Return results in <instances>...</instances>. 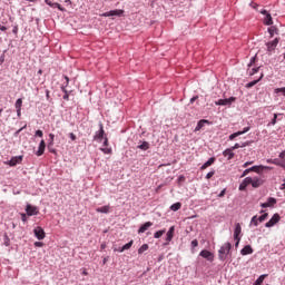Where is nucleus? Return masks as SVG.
<instances>
[{
	"label": "nucleus",
	"instance_id": "f257e3e1",
	"mask_svg": "<svg viewBox=\"0 0 285 285\" xmlns=\"http://www.w3.org/2000/svg\"><path fill=\"white\" fill-rule=\"evenodd\" d=\"M230 248H233V245L230 243H225L218 250V259L220 262H225V259L230 254Z\"/></svg>",
	"mask_w": 285,
	"mask_h": 285
},
{
	"label": "nucleus",
	"instance_id": "f03ea898",
	"mask_svg": "<svg viewBox=\"0 0 285 285\" xmlns=\"http://www.w3.org/2000/svg\"><path fill=\"white\" fill-rule=\"evenodd\" d=\"M26 213H27L28 217H32L35 215H39V208L37 206H32L30 204H27Z\"/></svg>",
	"mask_w": 285,
	"mask_h": 285
},
{
	"label": "nucleus",
	"instance_id": "7ed1b4c3",
	"mask_svg": "<svg viewBox=\"0 0 285 285\" xmlns=\"http://www.w3.org/2000/svg\"><path fill=\"white\" fill-rule=\"evenodd\" d=\"M279 219H282L279 214H274L273 217L265 224V227L273 228V226H275V224H278Z\"/></svg>",
	"mask_w": 285,
	"mask_h": 285
},
{
	"label": "nucleus",
	"instance_id": "20e7f679",
	"mask_svg": "<svg viewBox=\"0 0 285 285\" xmlns=\"http://www.w3.org/2000/svg\"><path fill=\"white\" fill-rule=\"evenodd\" d=\"M237 101L236 97H229L227 99H219L215 104L216 106H230V104Z\"/></svg>",
	"mask_w": 285,
	"mask_h": 285
},
{
	"label": "nucleus",
	"instance_id": "39448f33",
	"mask_svg": "<svg viewBox=\"0 0 285 285\" xmlns=\"http://www.w3.org/2000/svg\"><path fill=\"white\" fill-rule=\"evenodd\" d=\"M249 185L253 188H259V186H264V179L261 177H254V178L250 177Z\"/></svg>",
	"mask_w": 285,
	"mask_h": 285
},
{
	"label": "nucleus",
	"instance_id": "423d86ee",
	"mask_svg": "<svg viewBox=\"0 0 285 285\" xmlns=\"http://www.w3.org/2000/svg\"><path fill=\"white\" fill-rule=\"evenodd\" d=\"M33 234L39 240L46 239V232L39 226L33 229Z\"/></svg>",
	"mask_w": 285,
	"mask_h": 285
},
{
	"label": "nucleus",
	"instance_id": "0eeeda50",
	"mask_svg": "<svg viewBox=\"0 0 285 285\" xmlns=\"http://www.w3.org/2000/svg\"><path fill=\"white\" fill-rule=\"evenodd\" d=\"M278 43H279V38H275L274 40L267 42L266 48L268 52H273L277 48Z\"/></svg>",
	"mask_w": 285,
	"mask_h": 285
},
{
	"label": "nucleus",
	"instance_id": "6e6552de",
	"mask_svg": "<svg viewBox=\"0 0 285 285\" xmlns=\"http://www.w3.org/2000/svg\"><path fill=\"white\" fill-rule=\"evenodd\" d=\"M277 204V199L269 197L266 203L261 204V208H273Z\"/></svg>",
	"mask_w": 285,
	"mask_h": 285
},
{
	"label": "nucleus",
	"instance_id": "1a4fd4ad",
	"mask_svg": "<svg viewBox=\"0 0 285 285\" xmlns=\"http://www.w3.org/2000/svg\"><path fill=\"white\" fill-rule=\"evenodd\" d=\"M124 14V10L116 9L108 12L102 13V17H121Z\"/></svg>",
	"mask_w": 285,
	"mask_h": 285
},
{
	"label": "nucleus",
	"instance_id": "9d476101",
	"mask_svg": "<svg viewBox=\"0 0 285 285\" xmlns=\"http://www.w3.org/2000/svg\"><path fill=\"white\" fill-rule=\"evenodd\" d=\"M206 124L208 126H210V121L209 120H206V119H202L197 122V126L196 128L194 129V132H199V130H202V128H204V126H206Z\"/></svg>",
	"mask_w": 285,
	"mask_h": 285
},
{
	"label": "nucleus",
	"instance_id": "9b49d317",
	"mask_svg": "<svg viewBox=\"0 0 285 285\" xmlns=\"http://www.w3.org/2000/svg\"><path fill=\"white\" fill-rule=\"evenodd\" d=\"M45 3H47V6H50V8H58V10H60V12H66V9L63 7H61V4H59V2H52L50 0H45Z\"/></svg>",
	"mask_w": 285,
	"mask_h": 285
},
{
	"label": "nucleus",
	"instance_id": "f8f14e48",
	"mask_svg": "<svg viewBox=\"0 0 285 285\" xmlns=\"http://www.w3.org/2000/svg\"><path fill=\"white\" fill-rule=\"evenodd\" d=\"M46 153V140H41L38 147V150L36 151L37 157H41Z\"/></svg>",
	"mask_w": 285,
	"mask_h": 285
},
{
	"label": "nucleus",
	"instance_id": "ddd939ff",
	"mask_svg": "<svg viewBox=\"0 0 285 285\" xmlns=\"http://www.w3.org/2000/svg\"><path fill=\"white\" fill-rule=\"evenodd\" d=\"M239 235H242V225H239V223H237L235 225V229H234V239H238V242H240L242 238L239 237Z\"/></svg>",
	"mask_w": 285,
	"mask_h": 285
},
{
	"label": "nucleus",
	"instance_id": "4468645a",
	"mask_svg": "<svg viewBox=\"0 0 285 285\" xmlns=\"http://www.w3.org/2000/svg\"><path fill=\"white\" fill-rule=\"evenodd\" d=\"M250 130V127H245L242 131L234 132L229 136V140L233 141L236 137H239L240 135H246Z\"/></svg>",
	"mask_w": 285,
	"mask_h": 285
},
{
	"label": "nucleus",
	"instance_id": "2eb2a0df",
	"mask_svg": "<svg viewBox=\"0 0 285 285\" xmlns=\"http://www.w3.org/2000/svg\"><path fill=\"white\" fill-rule=\"evenodd\" d=\"M199 255H200V257H204V259H207L208 262H213V259H214L213 253H210L206 249H203Z\"/></svg>",
	"mask_w": 285,
	"mask_h": 285
},
{
	"label": "nucleus",
	"instance_id": "dca6fc26",
	"mask_svg": "<svg viewBox=\"0 0 285 285\" xmlns=\"http://www.w3.org/2000/svg\"><path fill=\"white\" fill-rule=\"evenodd\" d=\"M21 161H23V156H16L12 157L8 164L9 166H17V164H21Z\"/></svg>",
	"mask_w": 285,
	"mask_h": 285
},
{
	"label": "nucleus",
	"instance_id": "f3484780",
	"mask_svg": "<svg viewBox=\"0 0 285 285\" xmlns=\"http://www.w3.org/2000/svg\"><path fill=\"white\" fill-rule=\"evenodd\" d=\"M150 226H153V222H147V223L142 224L138 229V234L141 235V234L146 233V230H148V228H150Z\"/></svg>",
	"mask_w": 285,
	"mask_h": 285
},
{
	"label": "nucleus",
	"instance_id": "a211bd4d",
	"mask_svg": "<svg viewBox=\"0 0 285 285\" xmlns=\"http://www.w3.org/2000/svg\"><path fill=\"white\" fill-rule=\"evenodd\" d=\"M173 237H175V226H171L169 230L166 234V242L170 243L173 242Z\"/></svg>",
	"mask_w": 285,
	"mask_h": 285
},
{
	"label": "nucleus",
	"instance_id": "6ab92c4d",
	"mask_svg": "<svg viewBox=\"0 0 285 285\" xmlns=\"http://www.w3.org/2000/svg\"><path fill=\"white\" fill-rule=\"evenodd\" d=\"M250 186V177H246L239 185V190H246V187Z\"/></svg>",
	"mask_w": 285,
	"mask_h": 285
},
{
	"label": "nucleus",
	"instance_id": "aec40b11",
	"mask_svg": "<svg viewBox=\"0 0 285 285\" xmlns=\"http://www.w3.org/2000/svg\"><path fill=\"white\" fill-rule=\"evenodd\" d=\"M94 139L96 141H101V139H104V125L100 124V130L95 135Z\"/></svg>",
	"mask_w": 285,
	"mask_h": 285
},
{
	"label": "nucleus",
	"instance_id": "412c9836",
	"mask_svg": "<svg viewBox=\"0 0 285 285\" xmlns=\"http://www.w3.org/2000/svg\"><path fill=\"white\" fill-rule=\"evenodd\" d=\"M215 164V157L209 158L202 167L200 170H206V168H209V166H213Z\"/></svg>",
	"mask_w": 285,
	"mask_h": 285
},
{
	"label": "nucleus",
	"instance_id": "4be33fe9",
	"mask_svg": "<svg viewBox=\"0 0 285 285\" xmlns=\"http://www.w3.org/2000/svg\"><path fill=\"white\" fill-rule=\"evenodd\" d=\"M240 255H253V247H250V245L245 246L240 250Z\"/></svg>",
	"mask_w": 285,
	"mask_h": 285
},
{
	"label": "nucleus",
	"instance_id": "5701e85b",
	"mask_svg": "<svg viewBox=\"0 0 285 285\" xmlns=\"http://www.w3.org/2000/svg\"><path fill=\"white\" fill-rule=\"evenodd\" d=\"M223 156L227 157L228 161H230V159L235 157V153H233V149H226L225 151H223Z\"/></svg>",
	"mask_w": 285,
	"mask_h": 285
},
{
	"label": "nucleus",
	"instance_id": "b1692460",
	"mask_svg": "<svg viewBox=\"0 0 285 285\" xmlns=\"http://www.w3.org/2000/svg\"><path fill=\"white\" fill-rule=\"evenodd\" d=\"M96 213H102V214L107 215V213H110V207H109V205H105L102 207H98L96 209Z\"/></svg>",
	"mask_w": 285,
	"mask_h": 285
},
{
	"label": "nucleus",
	"instance_id": "393cba45",
	"mask_svg": "<svg viewBox=\"0 0 285 285\" xmlns=\"http://www.w3.org/2000/svg\"><path fill=\"white\" fill-rule=\"evenodd\" d=\"M264 23H265V26H273V17L271 16V13H267L265 16Z\"/></svg>",
	"mask_w": 285,
	"mask_h": 285
},
{
	"label": "nucleus",
	"instance_id": "a878e982",
	"mask_svg": "<svg viewBox=\"0 0 285 285\" xmlns=\"http://www.w3.org/2000/svg\"><path fill=\"white\" fill-rule=\"evenodd\" d=\"M134 240H130L129 243L125 244L120 249L119 253H124V250H130L132 248Z\"/></svg>",
	"mask_w": 285,
	"mask_h": 285
},
{
	"label": "nucleus",
	"instance_id": "bb28decb",
	"mask_svg": "<svg viewBox=\"0 0 285 285\" xmlns=\"http://www.w3.org/2000/svg\"><path fill=\"white\" fill-rule=\"evenodd\" d=\"M257 168H259V167L254 166V167H250L248 169H245L242 177H246V175H248V173H257Z\"/></svg>",
	"mask_w": 285,
	"mask_h": 285
},
{
	"label": "nucleus",
	"instance_id": "cd10ccee",
	"mask_svg": "<svg viewBox=\"0 0 285 285\" xmlns=\"http://www.w3.org/2000/svg\"><path fill=\"white\" fill-rule=\"evenodd\" d=\"M266 277H268V275H266V274L261 275V276L256 279V282L254 283V285H262V284H264V279H266Z\"/></svg>",
	"mask_w": 285,
	"mask_h": 285
},
{
	"label": "nucleus",
	"instance_id": "c85d7f7f",
	"mask_svg": "<svg viewBox=\"0 0 285 285\" xmlns=\"http://www.w3.org/2000/svg\"><path fill=\"white\" fill-rule=\"evenodd\" d=\"M263 77H264V75H262L259 79L248 82L246 85V88H253V86H257V83H259V81L262 80Z\"/></svg>",
	"mask_w": 285,
	"mask_h": 285
},
{
	"label": "nucleus",
	"instance_id": "c756f323",
	"mask_svg": "<svg viewBox=\"0 0 285 285\" xmlns=\"http://www.w3.org/2000/svg\"><path fill=\"white\" fill-rule=\"evenodd\" d=\"M181 208V203H175L170 206V210H173L174 213H177V210H179Z\"/></svg>",
	"mask_w": 285,
	"mask_h": 285
},
{
	"label": "nucleus",
	"instance_id": "7c9ffc66",
	"mask_svg": "<svg viewBox=\"0 0 285 285\" xmlns=\"http://www.w3.org/2000/svg\"><path fill=\"white\" fill-rule=\"evenodd\" d=\"M148 248H149L148 244H144L142 246L139 247L138 255H144V253H146Z\"/></svg>",
	"mask_w": 285,
	"mask_h": 285
},
{
	"label": "nucleus",
	"instance_id": "2f4dec72",
	"mask_svg": "<svg viewBox=\"0 0 285 285\" xmlns=\"http://www.w3.org/2000/svg\"><path fill=\"white\" fill-rule=\"evenodd\" d=\"M268 32H269L271 39H273V37H275V35H277V27H269Z\"/></svg>",
	"mask_w": 285,
	"mask_h": 285
},
{
	"label": "nucleus",
	"instance_id": "473e14b6",
	"mask_svg": "<svg viewBox=\"0 0 285 285\" xmlns=\"http://www.w3.org/2000/svg\"><path fill=\"white\" fill-rule=\"evenodd\" d=\"M166 235V229L158 230L154 234L155 239H159L161 236Z\"/></svg>",
	"mask_w": 285,
	"mask_h": 285
},
{
	"label": "nucleus",
	"instance_id": "72a5a7b5",
	"mask_svg": "<svg viewBox=\"0 0 285 285\" xmlns=\"http://www.w3.org/2000/svg\"><path fill=\"white\" fill-rule=\"evenodd\" d=\"M140 150H148L150 148V144L148 141H144L141 145L138 146Z\"/></svg>",
	"mask_w": 285,
	"mask_h": 285
},
{
	"label": "nucleus",
	"instance_id": "f704fd0d",
	"mask_svg": "<svg viewBox=\"0 0 285 285\" xmlns=\"http://www.w3.org/2000/svg\"><path fill=\"white\" fill-rule=\"evenodd\" d=\"M250 226H259V218L257 216L252 217Z\"/></svg>",
	"mask_w": 285,
	"mask_h": 285
},
{
	"label": "nucleus",
	"instance_id": "c9c22d12",
	"mask_svg": "<svg viewBox=\"0 0 285 285\" xmlns=\"http://www.w3.org/2000/svg\"><path fill=\"white\" fill-rule=\"evenodd\" d=\"M16 110H21V106H23V99L19 98L16 101Z\"/></svg>",
	"mask_w": 285,
	"mask_h": 285
},
{
	"label": "nucleus",
	"instance_id": "e433bc0d",
	"mask_svg": "<svg viewBox=\"0 0 285 285\" xmlns=\"http://www.w3.org/2000/svg\"><path fill=\"white\" fill-rule=\"evenodd\" d=\"M100 150L105 155H112V148H100Z\"/></svg>",
	"mask_w": 285,
	"mask_h": 285
},
{
	"label": "nucleus",
	"instance_id": "4c0bfd02",
	"mask_svg": "<svg viewBox=\"0 0 285 285\" xmlns=\"http://www.w3.org/2000/svg\"><path fill=\"white\" fill-rule=\"evenodd\" d=\"M267 218H268V213H265L258 217V222L262 224V222H266Z\"/></svg>",
	"mask_w": 285,
	"mask_h": 285
},
{
	"label": "nucleus",
	"instance_id": "58836bf2",
	"mask_svg": "<svg viewBox=\"0 0 285 285\" xmlns=\"http://www.w3.org/2000/svg\"><path fill=\"white\" fill-rule=\"evenodd\" d=\"M274 92H275V95H279V92H282L285 97V87L276 88Z\"/></svg>",
	"mask_w": 285,
	"mask_h": 285
},
{
	"label": "nucleus",
	"instance_id": "ea45409f",
	"mask_svg": "<svg viewBox=\"0 0 285 285\" xmlns=\"http://www.w3.org/2000/svg\"><path fill=\"white\" fill-rule=\"evenodd\" d=\"M245 146H248V142L244 144L243 146L239 145V144H235V145L232 147V150H237V148H244Z\"/></svg>",
	"mask_w": 285,
	"mask_h": 285
},
{
	"label": "nucleus",
	"instance_id": "a19ab883",
	"mask_svg": "<svg viewBox=\"0 0 285 285\" xmlns=\"http://www.w3.org/2000/svg\"><path fill=\"white\" fill-rule=\"evenodd\" d=\"M49 139H50V142L48 146H53L55 145V134H49Z\"/></svg>",
	"mask_w": 285,
	"mask_h": 285
},
{
	"label": "nucleus",
	"instance_id": "79ce46f5",
	"mask_svg": "<svg viewBox=\"0 0 285 285\" xmlns=\"http://www.w3.org/2000/svg\"><path fill=\"white\" fill-rule=\"evenodd\" d=\"M20 217H21V222L26 223L28 222V214H20Z\"/></svg>",
	"mask_w": 285,
	"mask_h": 285
},
{
	"label": "nucleus",
	"instance_id": "37998d69",
	"mask_svg": "<svg viewBox=\"0 0 285 285\" xmlns=\"http://www.w3.org/2000/svg\"><path fill=\"white\" fill-rule=\"evenodd\" d=\"M199 246V242H197V239H194L193 242H191V247L193 248H197Z\"/></svg>",
	"mask_w": 285,
	"mask_h": 285
},
{
	"label": "nucleus",
	"instance_id": "c03bdc74",
	"mask_svg": "<svg viewBox=\"0 0 285 285\" xmlns=\"http://www.w3.org/2000/svg\"><path fill=\"white\" fill-rule=\"evenodd\" d=\"M69 137H70L71 141H77V135H75L73 132H70Z\"/></svg>",
	"mask_w": 285,
	"mask_h": 285
},
{
	"label": "nucleus",
	"instance_id": "a18cd8bd",
	"mask_svg": "<svg viewBox=\"0 0 285 285\" xmlns=\"http://www.w3.org/2000/svg\"><path fill=\"white\" fill-rule=\"evenodd\" d=\"M215 176V171H209L207 175H206V179H212V177Z\"/></svg>",
	"mask_w": 285,
	"mask_h": 285
},
{
	"label": "nucleus",
	"instance_id": "49530a36",
	"mask_svg": "<svg viewBox=\"0 0 285 285\" xmlns=\"http://www.w3.org/2000/svg\"><path fill=\"white\" fill-rule=\"evenodd\" d=\"M36 137H43V131L41 129H38L36 131Z\"/></svg>",
	"mask_w": 285,
	"mask_h": 285
},
{
	"label": "nucleus",
	"instance_id": "de8ad7c7",
	"mask_svg": "<svg viewBox=\"0 0 285 285\" xmlns=\"http://www.w3.org/2000/svg\"><path fill=\"white\" fill-rule=\"evenodd\" d=\"M272 126H275V124H277V114H274V118L271 121Z\"/></svg>",
	"mask_w": 285,
	"mask_h": 285
},
{
	"label": "nucleus",
	"instance_id": "09e8293b",
	"mask_svg": "<svg viewBox=\"0 0 285 285\" xmlns=\"http://www.w3.org/2000/svg\"><path fill=\"white\" fill-rule=\"evenodd\" d=\"M258 168H261V170H273V167L268 166H259Z\"/></svg>",
	"mask_w": 285,
	"mask_h": 285
},
{
	"label": "nucleus",
	"instance_id": "8fccbe9b",
	"mask_svg": "<svg viewBox=\"0 0 285 285\" xmlns=\"http://www.w3.org/2000/svg\"><path fill=\"white\" fill-rule=\"evenodd\" d=\"M35 246H36L37 248H41V247H43V243H41V242H36V243H35Z\"/></svg>",
	"mask_w": 285,
	"mask_h": 285
},
{
	"label": "nucleus",
	"instance_id": "3c124183",
	"mask_svg": "<svg viewBox=\"0 0 285 285\" xmlns=\"http://www.w3.org/2000/svg\"><path fill=\"white\" fill-rule=\"evenodd\" d=\"M62 99H65L66 101H68V99H70V95L67 92L62 96Z\"/></svg>",
	"mask_w": 285,
	"mask_h": 285
},
{
	"label": "nucleus",
	"instance_id": "603ef678",
	"mask_svg": "<svg viewBox=\"0 0 285 285\" xmlns=\"http://www.w3.org/2000/svg\"><path fill=\"white\" fill-rule=\"evenodd\" d=\"M257 59V57H253L252 59H250V62L248 63V66L250 67V66H253V63H255V60Z\"/></svg>",
	"mask_w": 285,
	"mask_h": 285
},
{
	"label": "nucleus",
	"instance_id": "864d4df0",
	"mask_svg": "<svg viewBox=\"0 0 285 285\" xmlns=\"http://www.w3.org/2000/svg\"><path fill=\"white\" fill-rule=\"evenodd\" d=\"M224 195H226V189H223V190L218 194V197H224Z\"/></svg>",
	"mask_w": 285,
	"mask_h": 285
},
{
	"label": "nucleus",
	"instance_id": "5fc2aeb1",
	"mask_svg": "<svg viewBox=\"0 0 285 285\" xmlns=\"http://www.w3.org/2000/svg\"><path fill=\"white\" fill-rule=\"evenodd\" d=\"M250 164H253V161H247L243 165V168H248V166H250Z\"/></svg>",
	"mask_w": 285,
	"mask_h": 285
},
{
	"label": "nucleus",
	"instance_id": "6e6d98bb",
	"mask_svg": "<svg viewBox=\"0 0 285 285\" xmlns=\"http://www.w3.org/2000/svg\"><path fill=\"white\" fill-rule=\"evenodd\" d=\"M66 88H68V86H66V85L61 87V90H62V92H65V95L68 94V90Z\"/></svg>",
	"mask_w": 285,
	"mask_h": 285
},
{
	"label": "nucleus",
	"instance_id": "4d7b16f0",
	"mask_svg": "<svg viewBox=\"0 0 285 285\" xmlns=\"http://www.w3.org/2000/svg\"><path fill=\"white\" fill-rule=\"evenodd\" d=\"M0 30H1L2 32H6V30H8V28H7L6 26H0Z\"/></svg>",
	"mask_w": 285,
	"mask_h": 285
},
{
	"label": "nucleus",
	"instance_id": "13d9d810",
	"mask_svg": "<svg viewBox=\"0 0 285 285\" xmlns=\"http://www.w3.org/2000/svg\"><path fill=\"white\" fill-rule=\"evenodd\" d=\"M261 14H265V17H266L269 13H268V11L266 9H264V10L261 11Z\"/></svg>",
	"mask_w": 285,
	"mask_h": 285
},
{
	"label": "nucleus",
	"instance_id": "bf43d9fd",
	"mask_svg": "<svg viewBox=\"0 0 285 285\" xmlns=\"http://www.w3.org/2000/svg\"><path fill=\"white\" fill-rule=\"evenodd\" d=\"M66 79V86H68V83H70V78L68 76H65Z\"/></svg>",
	"mask_w": 285,
	"mask_h": 285
},
{
	"label": "nucleus",
	"instance_id": "052dcab7",
	"mask_svg": "<svg viewBox=\"0 0 285 285\" xmlns=\"http://www.w3.org/2000/svg\"><path fill=\"white\" fill-rule=\"evenodd\" d=\"M46 97H47V99H50V91L49 90L46 91Z\"/></svg>",
	"mask_w": 285,
	"mask_h": 285
},
{
	"label": "nucleus",
	"instance_id": "680f3d73",
	"mask_svg": "<svg viewBox=\"0 0 285 285\" xmlns=\"http://www.w3.org/2000/svg\"><path fill=\"white\" fill-rule=\"evenodd\" d=\"M195 101H197V97H193V98L190 99V102H191V104H194Z\"/></svg>",
	"mask_w": 285,
	"mask_h": 285
},
{
	"label": "nucleus",
	"instance_id": "e2e57ef3",
	"mask_svg": "<svg viewBox=\"0 0 285 285\" xmlns=\"http://www.w3.org/2000/svg\"><path fill=\"white\" fill-rule=\"evenodd\" d=\"M18 117H21V109H17Z\"/></svg>",
	"mask_w": 285,
	"mask_h": 285
},
{
	"label": "nucleus",
	"instance_id": "0e129e2a",
	"mask_svg": "<svg viewBox=\"0 0 285 285\" xmlns=\"http://www.w3.org/2000/svg\"><path fill=\"white\" fill-rule=\"evenodd\" d=\"M281 190H285V183L281 185Z\"/></svg>",
	"mask_w": 285,
	"mask_h": 285
},
{
	"label": "nucleus",
	"instance_id": "69168bd1",
	"mask_svg": "<svg viewBox=\"0 0 285 285\" xmlns=\"http://www.w3.org/2000/svg\"><path fill=\"white\" fill-rule=\"evenodd\" d=\"M104 146H108V138H105Z\"/></svg>",
	"mask_w": 285,
	"mask_h": 285
},
{
	"label": "nucleus",
	"instance_id": "338daca9",
	"mask_svg": "<svg viewBox=\"0 0 285 285\" xmlns=\"http://www.w3.org/2000/svg\"><path fill=\"white\" fill-rule=\"evenodd\" d=\"M108 263V257L104 258L102 264H107Z\"/></svg>",
	"mask_w": 285,
	"mask_h": 285
},
{
	"label": "nucleus",
	"instance_id": "774afa93",
	"mask_svg": "<svg viewBox=\"0 0 285 285\" xmlns=\"http://www.w3.org/2000/svg\"><path fill=\"white\" fill-rule=\"evenodd\" d=\"M82 275H88V272L83 269Z\"/></svg>",
	"mask_w": 285,
	"mask_h": 285
}]
</instances>
